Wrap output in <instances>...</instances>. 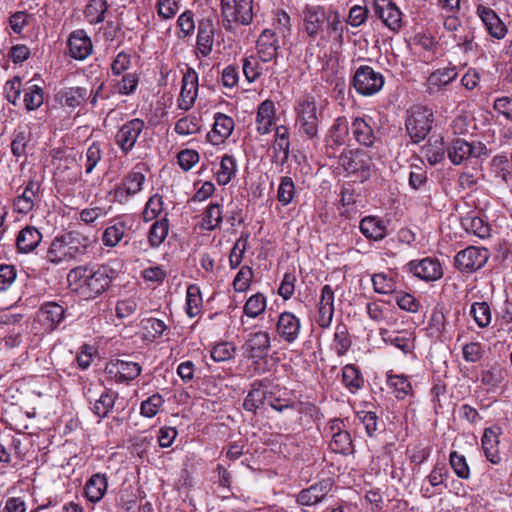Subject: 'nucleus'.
<instances>
[{"mask_svg":"<svg viewBox=\"0 0 512 512\" xmlns=\"http://www.w3.org/2000/svg\"><path fill=\"white\" fill-rule=\"evenodd\" d=\"M126 226L123 222H117L107 227L103 233L102 241L107 247L116 246L123 238Z\"/></svg>","mask_w":512,"mask_h":512,"instance_id":"de8ad7c7","label":"nucleus"},{"mask_svg":"<svg viewBox=\"0 0 512 512\" xmlns=\"http://www.w3.org/2000/svg\"><path fill=\"white\" fill-rule=\"evenodd\" d=\"M409 270L418 278L425 281H435L442 277L441 264L436 259L424 258L421 261H411Z\"/></svg>","mask_w":512,"mask_h":512,"instance_id":"f3484780","label":"nucleus"},{"mask_svg":"<svg viewBox=\"0 0 512 512\" xmlns=\"http://www.w3.org/2000/svg\"><path fill=\"white\" fill-rule=\"evenodd\" d=\"M278 42L275 33L265 29L257 40V53L262 62H269L277 57Z\"/></svg>","mask_w":512,"mask_h":512,"instance_id":"a878e982","label":"nucleus"},{"mask_svg":"<svg viewBox=\"0 0 512 512\" xmlns=\"http://www.w3.org/2000/svg\"><path fill=\"white\" fill-rule=\"evenodd\" d=\"M259 56H248L243 59L242 69L245 78L248 82L252 83L257 80L262 74V67L259 62Z\"/></svg>","mask_w":512,"mask_h":512,"instance_id":"603ef678","label":"nucleus"},{"mask_svg":"<svg viewBox=\"0 0 512 512\" xmlns=\"http://www.w3.org/2000/svg\"><path fill=\"white\" fill-rule=\"evenodd\" d=\"M107 489V479L104 475L95 474L93 475L85 485L86 497L91 502L100 501Z\"/></svg>","mask_w":512,"mask_h":512,"instance_id":"c9c22d12","label":"nucleus"},{"mask_svg":"<svg viewBox=\"0 0 512 512\" xmlns=\"http://www.w3.org/2000/svg\"><path fill=\"white\" fill-rule=\"evenodd\" d=\"M203 221L207 230H214L222 222L221 206L211 203L204 213Z\"/></svg>","mask_w":512,"mask_h":512,"instance_id":"680f3d73","label":"nucleus"},{"mask_svg":"<svg viewBox=\"0 0 512 512\" xmlns=\"http://www.w3.org/2000/svg\"><path fill=\"white\" fill-rule=\"evenodd\" d=\"M88 94V90L83 87H66L57 93L56 99L62 105L75 108L87 99Z\"/></svg>","mask_w":512,"mask_h":512,"instance_id":"2f4dec72","label":"nucleus"},{"mask_svg":"<svg viewBox=\"0 0 512 512\" xmlns=\"http://www.w3.org/2000/svg\"><path fill=\"white\" fill-rule=\"evenodd\" d=\"M163 210V200L158 194L151 196L146 203L143 211V219L145 222L155 219Z\"/></svg>","mask_w":512,"mask_h":512,"instance_id":"e2e57ef3","label":"nucleus"},{"mask_svg":"<svg viewBox=\"0 0 512 512\" xmlns=\"http://www.w3.org/2000/svg\"><path fill=\"white\" fill-rule=\"evenodd\" d=\"M447 148L444 145L442 138H436L434 140L429 139L427 144L421 148V154L431 165H435L442 161L444 158Z\"/></svg>","mask_w":512,"mask_h":512,"instance_id":"f704fd0d","label":"nucleus"},{"mask_svg":"<svg viewBox=\"0 0 512 512\" xmlns=\"http://www.w3.org/2000/svg\"><path fill=\"white\" fill-rule=\"evenodd\" d=\"M359 228L365 237L375 241L382 240L386 236V226L381 219L375 216L364 217Z\"/></svg>","mask_w":512,"mask_h":512,"instance_id":"473e14b6","label":"nucleus"},{"mask_svg":"<svg viewBox=\"0 0 512 512\" xmlns=\"http://www.w3.org/2000/svg\"><path fill=\"white\" fill-rule=\"evenodd\" d=\"M234 129V120L222 113H216L214 116V125L211 132L208 133V140L218 145L223 143L232 133Z\"/></svg>","mask_w":512,"mask_h":512,"instance_id":"b1692460","label":"nucleus"},{"mask_svg":"<svg viewBox=\"0 0 512 512\" xmlns=\"http://www.w3.org/2000/svg\"><path fill=\"white\" fill-rule=\"evenodd\" d=\"M484 150L481 143L473 144L464 139L456 138L447 147V156L454 165L465 163L470 158H478Z\"/></svg>","mask_w":512,"mask_h":512,"instance_id":"1a4fd4ad","label":"nucleus"},{"mask_svg":"<svg viewBox=\"0 0 512 512\" xmlns=\"http://www.w3.org/2000/svg\"><path fill=\"white\" fill-rule=\"evenodd\" d=\"M220 12L225 30H233L235 24L248 26L256 13L254 0H220Z\"/></svg>","mask_w":512,"mask_h":512,"instance_id":"f03ea898","label":"nucleus"},{"mask_svg":"<svg viewBox=\"0 0 512 512\" xmlns=\"http://www.w3.org/2000/svg\"><path fill=\"white\" fill-rule=\"evenodd\" d=\"M301 17L305 32L315 39L324 30L327 10L321 5L307 3L301 11Z\"/></svg>","mask_w":512,"mask_h":512,"instance_id":"6e6552de","label":"nucleus"},{"mask_svg":"<svg viewBox=\"0 0 512 512\" xmlns=\"http://www.w3.org/2000/svg\"><path fill=\"white\" fill-rule=\"evenodd\" d=\"M198 94V75L194 69L189 68L182 78V87L178 99V107L188 111L195 103Z\"/></svg>","mask_w":512,"mask_h":512,"instance_id":"f8f14e48","label":"nucleus"},{"mask_svg":"<svg viewBox=\"0 0 512 512\" xmlns=\"http://www.w3.org/2000/svg\"><path fill=\"white\" fill-rule=\"evenodd\" d=\"M137 85L138 77L136 74L128 73L113 85L111 92L121 95H129L136 90Z\"/></svg>","mask_w":512,"mask_h":512,"instance_id":"6e6d98bb","label":"nucleus"},{"mask_svg":"<svg viewBox=\"0 0 512 512\" xmlns=\"http://www.w3.org/2000/svg\"><path fill=\"white\" fill-rule=\"evenodd\" d=\"M106 371L117 381H131L141 373V366L136 362L116 360L107 365Z\"/></svg>","mask_w":512,"mask_h":512,"instance_id":"4be33fe9","label":"nucleus"},{"mask_svg":"<svg viewBox=\"0 0 512 512\" xmlns=\"http://www.w3.org/2000/svg\"><path fill=\"white\" fill-rule=\"evenodd\" d=\"M341 424L342 422L338 420L333 422L331 430L334 431L336 429V431L333 432L329 446L335 453L347 454L351 451L352 440L347 431L341 430Z\"/></svg>","mask_w":512,"mask_h":512,"instance_id":"7c9ffc66","label":"nucleus"},{"mask_svg":"<svg viewBox=\"0 0 512 512\" xmlns=\"http://www.w3.org/2000/svg\"><path fill=\"white\" fill-rule=\"evenodd\" d=\"M164 400L161 395L153 394L141 404V414L147 418L154 417L160 407L163 405Z\"/></svg>","mask_w":512,"mask_h":512,"instance_id":"338daca9","label":"nucleus"},{"mask_svg":"<svg viewBox=\"0 0 512 512\" xmlns=\"http://www.w3.org/2000/svg\"><path fill=\"white\" fill-rule=\"evenodd\" d=\"M332 486L333 481L331 478L323 479L309 488L303 489L297 496V502L304 506L315 505L326 497L331 491Z\"/></svg>","mask_w":512,"mask_h":512,"instance_id":"2eb2a0df","label":"nucleus"},{"mask_svg":"<svg viewBox=\"0 0 512 512\" xmlns=\"http://www.w3.org/2000/svg\"><path fill=\"white\" fill-rule=\"evenodd\" d=\"M66 237L55 238L46 254V259L52 264H60L62 262L73 259L77 252V247L72 246Z\"/></svg>","mask_w":512,"mask_h":512,"instance_id":"dca6fc26","label":"nucleus"},{"mask_svg":"<svg viewBox=\"0 0 512 512\" xmlns=\"http://www.w3.org/2000/svg\"><path fill=\"white\" fill-rule=\"evenodd\" d=\"M200 131L198 120L194 116H185L179 119L175 125V132L179 135H193Z\"/></svg>","mask_w":512,"mask_h":512,"instance_id":"13d9d810","label":"nucleus"},{"mask_svg":"<svg viewBox=\"0 0 512 512\" xmlns=\"http://www.w3.org/2000/svg\"><path fill=\"white\" fill-rule=\"evenodd\" d=\"M169 231V221L166 217L155 221L148 234V241L151 247H159L166 239Z\"/></svg>","mask_w":512,"mask_h":512,"instance_id":"4c0bfd02","label":"nucleus"},{"mask_svg":"<svg viewBox=\"0 0 512 512\" xmlns=\"http://www.w3.org/2000/svg\"><path fill=\"white\" fill-rule=\"evenodd\" d=\"M433 113L423 106H414L408 110L406 129L414 143L424 140L432 128Z\"/></svg>","mask_w":512,"mask_h":512,"instance_id":"20e7f679","label":"nucleus"},{"mask_svg":"<svg viewBox=\"0 0 512 512\" xmlns=\"http://www.w3.org/2000/svg\"><path fill=\"white\" fill-rule=\"evenodd\" d=\"M68 47L71 57L83 60L92 52V42L84 30H76L68 39Z\"/></svg>","mask_w":512,"mask_h":512,"instance_id":"5701e85b","label":"nucleus"},{"mask_svg":"<svg viewBox=\"0 0 512 512\" xmlns=\"http://www.w3.org/2000/svg\"><path fill=\"white\" fill-rule=\"evenodd\" d=\"M270 335L265 331L251 333L244 344L245 352L251 358H262L270 349Z\"/></svg>","mask_w":512,"mask_h":512,"instance_id":"393cba45","label":"nucleus"},{"mask_svg":"<svg viewBox=\"0 0 512 512\" xmlns=\"http://www.w3.org/2000/svg\"><path fill=\"white\" fill-rule=\"evenodd\" d=\"M387 383L398 399H404L412 391V386L404 375H389Z\"/></svg>","mask_w":512,"mask_h":512,"instance_id":"37998d69","label":"nucleus"},{"mask_svg":"<svg viewBox=\"0 0 512 512\" xmlns=\"http://www.w3.org/2000/svg\"><path fill=\"white\" fill-rule=\"evenodd\" d=\"M249 234H242L231 250L229 263L232 269L238 267L242 261L243 254L247 249Z\"/></svg>","mask_w":512,"mask_h":512,"instance_id":"052dcab7","label":"nucleus"},{"mask_svg":"<svg viewBox=\"0 0 512 512\" xmlns=\"http://www.w3.org/2000/svg\"><path fill=\"white\" fill-rule=\"evenodd\" d=\"M477 15L483 22L487 32L496 39L505 37L507 28L499 16L490 7L478 5Z\"/></svg>","mask_w":512,"mask_h":512,"instance_id":"aec40b11","label":"nucleus"},{"mask_svg":"<svg viewBox=\"0 0 512 512\" xmlns=\"http://www.w3.org/2000/svg\"><path fill=\"white\" fill-rule=\"evenodd\" d=\"M351 345L348 329L345 324L338 323L334 333V349L341 356L344 355Z\"/></svg>","mask_w":512,"mask_h":512,"instance_id":"09e8293b","label":"nucleus"},{"mask_svg":"<svg viewBox=\"0 0 512 512\" xmlns=\"http://www.w3.org/2000/svg\"><path fill=\"white\" fill-rule=\"evenodd\" d=\"M40 183L36 180H29L24 189L14 199V209L23 214L29 213L35 201L39 199Z\"/></svg>","mask_w":512,"mask_h":512,"instance_id":"6ab92c4d","label":"nucleus"},{"mask_svg":"<svg viewBox=\"0 0 512 512\" xmlns=\"http://www.w3.org/2000/svg\"><path fill=\"white\" fill-rule=\"evenodd\" d=\"M268 392L261 386L253 385L252 389L246 396L243 407L250 412H256L264 403L267 402Z\"/></svg>","mask_w":512,"mask_h":512,"instance_id":"ea45409f","label":"nucleus"},{"mask_svg":"<svg viewBox=\"0 0 512 512\" xmlns=\"http://www.w3.org/2000/svg\"><path fill=\"white\" fill-rule=\"evenodd\" d=\"M215 24L211 18L202 19L198 23L196 49L202 57L210 55L213 49Z\"/></svg>","mask_w":512,"mask_h":512,"instance_id":"a211bd4d","label":"nucleus"},{"mask_svg":"<svg viewBox=\"0 0 512 512\" xmlns=\"http://www.w3.org/2000/svg\"><path fill=\"white\" fill-rule=\"evenodd\" d=\"M275 118L276 114L273 101H263L257 110V131L262 135L268 134L271 131V127L275 124Z\"/></svg>","mask_w":512,"mask_h":512,"instance_id":"cd10ccee","label":"nucleus"},{"mask_svg":"<svg viewBox=\"0 0 512 512\" xmlns=\"http://www.w3.org/2000/svg\"><path fill=\"white\" fill-rule=\"evenodd\" d=\"M253 280V271L249 266H242L233 281L234 290L245 292L249 289Z\"/></svg>","mask_w":512,"mask_h":512,"instance_id":"bf43d9fd","label":"nucleus"},{"mask_svg":"<svg viewBox=\"0 0 512 512\" xmlns=\"http://www.w3.org/2000/svg\"><path fill=\"white\" fill-rule=\"evenodd\" d=\"M450 465L455 474L462 478L468 479L470 477V469L463 455H459L456 451L450 454Z\"/></svg>","mask_w":512,"mask_h":512,"instance_id":"69168bd1","label":"nucleus"},{"mask_svg":"<svg viewBox=\"0 0 512 512\" xmlns=\"http://www.w3.org/2000/svg\"><path fill=\"white\" fill-rule=\"evenodd\" d=\"M470 314L477 325L481 328L487 327L491 322V309L487 302H475L472 304Z\"/></svg>","mask_w":512,"mask_h":512,"instance_id":"49530a36","label":"nucleus"},{"mask_svg":"<svg viewBox=\"0 0 512 512\" xmlns=\"http://www.w3.org/2000/svg\"><path fill=\"white\" fill-rule=\"evenodd\" d=\"M42 240L41 232L34 226H26L17 236L16 245L21 253L32 252Z\"/></svg>","mask_w":512,"mask_h":512,"instance_id":"c756f323","label":"nucleus"},{"mask_svg":"<svg viewBox=\"0 0 512 512\" xmlns=\"http://www.w3.org/2000/svg\"><path fill=\"white\" fill-rule=\"evenodd\" d=\"M489 257L488 249L469 246L456 254L455 266L461 272H475L487 263Z\"/></svg>","mask_w":512,"mask_h":512,"instance_id":"423d86ee","label":"nucleus"},{"mask_svg":"<svg viewBox=\"0 0 512 512\" xmlns=\"http://www.w3.org/2000/svg\"><path fill=\"white\" fill-rule=\"evenodd\" d=\"M380 335L385 342L394 345L405 354L411 352L414 348V339L408 333L405 335H396L390 334L386 329H381Z\"/></svg>","mask_w":512,"mask_h":512,"instance_id":"58836bf2","label":"nucleus"},{"mask_svg":"<svg viewBox=\"0 0 512 512\" xmlns=\"http://www.w3.org/2000/svg\"><path fill=\"white\" fill-rule=\"evenodd\" d=\"M44 101L43 89L38 85H30L25 89L24 103L28 110L39 108Z\"/></svg>","mask_w":512,"mask_h":512,"instance_id":"4d7b16f0","label":"nucleus"},{"mask_svg":"<svg viewBox=\"0 0 512 512\" xmlns=\"http://www.w3.org/2000/svg\"><path fill=\"white\" fill-rule=\"evenodd\" d=\"M107 5L105 0H90L85 9V15L90 23H99L104 20Z\"/></svg>","mask_w":512,"mask_h":512,"instance_id":"5fc2aeb1","label":"nucleus"},{"mask_svg":"<svg viewBox=\"0 0 512 512\" xmlns=\"http://www.w3.org/2000/svg\"><path fill=\"white\" fill-rule=\"evenodd\" d=\"M349 136V123L346 117H338L335 119L334 124L330 130V138L336 145H343L346 143Z\"/></svg>","mask_w":512,"mask_h":512,"instance_id":"c03bdc74","label":"nucleus"},{"mask_svg":"<svg viewBox=\"0 0 512 512\" xmlns=\"http://www.w3.org/2000/svg\"><path fill=\"white\" fill-rule=\"evenodd\" d=\"M115 277V271L107 265L96 268L76 267L68 273L70 288L85 299H93L103 293Z\"/></svg>","mask_w":512,"mask_h":512,"instance_id":"f257e3e1","label":"nucleus"},{"mask_svg":"<svg viewBox=\"0 0 512 512\" xmlns=\"http://www.w3.org/2000/svg\"><path fill=\"white\" fill-rule=\"evenodd\" d=\"M371 119L357 117L351 124L352 134L355 140L364 146L371 147L377 140V133L370 124Z\"/></svg>","mask_w":512,"mask_h":512,"instance_id":"bb28decb","label":"nucleus"},{"mask_svg":"<svg viewBox=\"0 0 512 512\" xmlns=\"http://www.w3.org/2000/svg\"><path fill=\"white\" fill-rule=\"evenodd\" d=\"M301 322L293 313L285 311L278 316L276 333L286 343H293L299 337Z\"/></svg>","mask_w":512,"mask_h":512,"instance_id":"ddd939ff","label":"nucleus"},{"mask_svg":"<svg viewBox=\"0 0 512 512\" xmlns=\"http://www.w3.org/2000/svg\"><path fill=\"white\" fill-rule=\"evenodd\" d=\"M266 309V298L262 293H256L248 298L243 311L250 318H256Z\"/></svg>","mask_w":512,"mask_h":512,"instance_id":"a18cd8bd","label":"nucleus"},{"mask_svg":"<svg viewBox=\"0 0 512 512\" xmlns=\"http://www.w3.org/2000/svg\"><path fill=\"white\" fill-rule=\"evenodd\" d=\"M295 192V185L292 178L288 176L282 177L277 191V200L283 206H286L292 202Z\"/></svg>","mask_w":512,"mask_h":512,"instance_id":"864d4df0","label":"nucleus"},{"mask_svg":"<svg viewBox=\"0 0 512 512\" xmlns=\"http://www.w3.org/2000/svg\"><path fill=\"white\" fill-rule=\"evenodd\" d=\"M499 433L494 428H486L482 436V448L488 461L493 464L501 462L499 451Z\"/></svg>","mask_w":512,"mask_h":512,"instance_id":"c85d7f7f","label":"nucleus"},{"mask_svg":"<svg viewBox=\"0 0 512 512\" xmlns=\"http://www.w3.org/2000/svg\"><path fill=\"white\" fill-rule=\"evenodd\" d=\"M372 283L374 291L379 294H389L395 290L393 279L388 278L384 273L374 274L372 276Z\"/></svg>","mask_w":512,"mask_h":512,"instance_id":"0e129e2a","label":"nucleus"},{"mask_svg":"<svg viewBox=\"0 0 512 512\" xmlns=\"http://www.w3.org/2000/svg\"><path fill=\"white\" fill-rule=\"evenodd\" d=\"M295 110L300 131L310 139L315 138L318 134L321 112H318L314 97H301L297 101Z\"/></svg>","mask_w":512,"mask_h":512,"instance_id":"7ed1b4c3","label":"nucleus"},{"mask_svg":"<svg viewBox=\"0 0 512 512\" xmlns=\"http://www.w3.org/2000/svg\"><path fill=\"white\" fill-rule=\"evenodd\" d=\"M290 131L285 125H279L275 128L274 140L272 144V163L283 167L289 160L290 155Z\"/></svg>","mask_w":512,"mask_h":512,"instance_id":"9b49d317","label":"nucleus"},{"mask_svg":"<svg viewBox=\"0 0 512 512\" xmlns=\"http://www.w3.org/2000/svg\"><path fill=\"white\" fill-rule=\"evenodd\" d=\"M375 14L392 31L396 32L402 27L401 11L391 0H376Z\"/></svg>","mask_w":512,"mask_h":512,"instance_id":"4468645a","label":"nucleus"},{"mask_svg":"<svg viewBox=\"0 0 512 512\" xmlns=\"http://www.w3.org/2000/svg\"><path fill=\"white\" fill-rule=\"evenodd\" d=\"M145 177L140 172H130L122 181L121 185L114 191V198L120 203H124L131 195L142 190Z\"/></svg>","mask_w":512,"mask_h":512,"instance_id":"412c9836","label":"nucleus"},{"mask_svg":"<svg viewBox=\"0 0 512 512\" xmlns=\"http://www.w3.org/2000/svg\"><path fill=\"white\" fill-rule=\"evenodd\" d=\"M353 85L358 93L365 96L373 95L383 87L384 77L372 67L363 65L356 70Z\"/></svg>","mask_w":512,"mask_h":512,"instance_id":"0eeeda50","label":"nucleus"},{"mask_svg":"<svg viewBox=\"0 0 512 512\" xmlns=\"http://www.w3.org/2000/svg\"><path fill=\"white\" fill-rule=\"evenodd\" d=\"M338 163L348 174L355 175L361 181L370 177L371 158L363 150H344Z\"/></svg>","mask_w":512,"mask_h":512,"instance_id":"39448f33","label":"nucleus"},{"mask_svg":"<svg viewBox=\"0 0 512 512\" xmlns=\"http://www.w3.org/2000/svg\"><path fill=\"white\" fill-rule=\"evenodd\" d=\"M117 394L106 391L102 393L91 407L93 413L100 418L106 417L115 404Z\"/></svg>","mask_w":512,"mask_h":512,"instance_id":"79ce46f5","label":"nucleus"},{"mask_svg":"<svg viewBox=\"0 0 512 512\" xmlns=\"http://www.w3.org/2000/svg\"><path fill=\"white\" fill-rule=\"evenodd\" d=\"M342 381L351 392L360 389L363 385V379L354 365H346L343 368Z\"/></svg>","mask_w":512,"mask_h":512,"instance_id":"3c124183","label":"nucleus"},{"mask_svg":"<svg viewBox=\"0 0 512 512\" xmlns=\"http://www.w3.org/2000/svg\"><path fill=\"white\" fill-rule=\"evenodd\" d=\"M236 172V162L233 156L224 155L220 163V170L217 172V180L220 184L226 185L231 181Z\"/></svg>","mask_w":512,"mask_h":512,"instance_id":"8fccbe9b","label":"nucleus"},{"mask_svg":"<svg viewBox=\"0 0 512 512\" xmlns=\"http://www.w3.org/2000/svg\"><path fill=\"white\" fill-rule=\"evenodd\" d=\"M202 296L197 285H190L186 295V313L193 318L201 312Z\"/></svg>","mask_w":512,"mask_h":512,"instance_id":"a19ab883","label":"nucleus"},{"mask_svg":"<svg viewBox=\"0 0 512 512\" xmlns=\"http://www.w3.org/2000/svg\"><path fill=\"white\" fill-rule=\"evenodd\" d=\"M145 127L139 118L126 122L116 134V143L124 154L129 153L135 146L137 139Z\"/></svg>","mask_w":512,"mask_h":512,"instance_id":"9d476101","label":"nucleus"},{"mask_svg":"<svg viewBox=\"0 0 512 512\" xmlns=\"http://www.w3.org/2000/svg\"><path fill=\"white\" fill-rule=\"evenodd\" d=\"M64 315L65 309L56 302H48L40 309V317L50 330L63 320Z\"/></svg>","mask_w":512,"mask_h":512,"instance_id":"72a5a7b5","label":"nucleus"},{"mask_svg":"<svg viewBox=\"0 0 512 512\" xmlns=\"http://www.w3.org/2000/svg\"><path fill=\"white\" fill-rule=\"evenodd\" d=\"M457 77L456 68H444L430 74L427 80L429 93L435 92L442 86L448 85Z\"/></svg>","mask_w":512,"mask_h":512,"instance_id":"e433bc0d","label":"nucleus"},{"mask_svg":"<svg viewBox=\"0 0 512 512\" xmlns=\"http://www.w3.org/2000/svg\"><path fill=\"white\" fill-rule=\"evenodd\" d=\"M235 347L228 342L215 345L211 350V357L216 362L227 361L233 358Z\"/></svg>","mask_w":512,"mask_h":512,"instance_id":"774afa93","label":"nucleus"}]
</instances>
